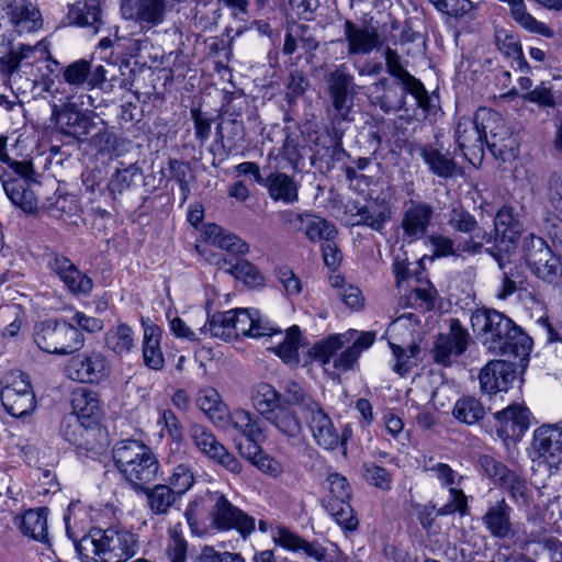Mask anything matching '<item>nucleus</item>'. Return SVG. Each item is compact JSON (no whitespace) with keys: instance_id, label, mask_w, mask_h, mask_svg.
<instances>
[{"instance_id":"f257e3e1","label":"nucleus","mask_w":562,"mask_h":562,"mask_svg":"<svg viewBox=\"0 0 562 562\" xmlns=\"http://www.w3.org/2000/svg\"><path fill=\"white\" fill-rule=\"evenodd\" d=\"M471 324L494 355L518 358L527 356L531 349V338L502 312L477 310L471 316Z\"/></svg>"},{"instance_id":"f03ea898","label":"nucleus","mask_w":562,"mask_h":562,"mask_svg":"<svg viewBox=\"0 0 562 562\" xmlns=\"http://www.w3.org/2000/svg\"><path fill=\"white\" fill-rule=\"evenodd\" d=\"M117 471L131 488L139 493L146 484L156 481L160 463L153 449L143 441L125 439L117 441L112 449Z\"/></svg>"},{"instance_id":"7ed1b4c3","label":"nucleus","mask_w":562,"mask_h":562,"mask_svg":"<svg viewBox=\"0 0 562 562\" xmlns=\"http://www.w3.org/2000/svg\"><path fill=\"white\" fill-rule=\"evenodd\" d=\"M89 541L93 546L97 562H125L135 555L138 549L136 536L117 526L94 529Z\"/></svg>"},{"instance_id":"20e7f679","label":"nucleus","mask_w":562,"mask_h":562,"mask_svg":"<svg viewBox=\"0 0 562 562\" xmlns=\"http://www.w3.org/2000/svg\"><path fill=\"white\" fill-rule=\"evenodd\" d=\"M34 341L41 350L47 353L69 355L83 347L85 337L70 323L47 319L35 326Z\"/></svg>"},{"instance_id":"39448f33","label":"nucleus","mask_w":562,"mask_h":562,"mask_svg":"<svg viewBox=\"0 0 562 562\" xmlns=\"http://www.w3.org/2000/svg\"><path fill=\"white\" fill-rule=\"evenodd\" d=\"M477 119L484 128V145L486 144L491 153L502 160L514 157L518 144L506 120L496 111L486 108L477 110Z\"/></svg>"},{"instance_id":"423d86ee","label":"nucleus","mask_w":562,"mask_h":562,"mask_svg":"<svg viewBox=\"0 0 562 562\" xmlns=\"http://www.w3.org/2000/svg\"><path fill=\"white\" fill-rule=\"evenodd\" d=\"M328 93L331 101L329 114L333 123L350 122L353 106V76L345 65H339L327 78Z\"/></svg>"},{"instance_id":"0eeeda50","label":"nucleus","mask_w":562,"mask_h":562,"mask_svg":"<svg viewBox=\"0 0 562 562\" xmlns=\"http://www.w3.org/2000/svg\"><path fill=\"white\" fill-rule=\"evenodd\" d=\"M65 372L72 381L98 384L110 375L111 364L102 351L87 350L71 357Z\"/></svg>"},{"instance_id":"6e6552de","label":"nucleus","mask_w":562,"mask_h":562,"mask_svg":"<svg viewBox=\"0 0 562 562\" xmlns=\"http://www.w3.org/2000/svg\"><path fill=\"white\" fill-rule=\"evenodd\" d=\"M213 507L212 524L218 530L235 529L243 539H247L256 528V520L235 505L224 494L215 492L211 495Z\"/></svg>"},{"instance_id":"1a4fd4ad","label":"nucleus","mask_w":562,"mask_h":562,"mask_svg":"<svg viewBox=\"0 0 562 562\" xmlns=\"http://www.w3.org/2000/svg\"><path fill=\"white\" fill-rule=\"evenodd\" d=\"M524 258L530 270L548 283L558 278L559 259L553 255L543 238L529 234L524 238Z\"/></svg>"},{"instance_id":"9d476101","label":"nucleus","mask_w":562,"mask_h":562,"mask_svg":"<svg viewBox=\"0 0 562 562\" xmlns=\"http://www.w3.org/2000/svg\"><path fill=\"white\" fill-rule=\"evenodd\" d=\"M355 335L358 336L349 348L356 349L359 356L370 348L375 340V333L373 331H363L358 334L357 330H349L345 334L331 335L327 339L315 344L310 353L322 364H329L330 358L346 344L350 342Z\"/></svg>"},{"instance_id":"9b49d317","label":"nucleus","mask_w":562,"mask_h":562,"mask_svg":"<svg viewBox=\"0 0 562 562\" xmlns=\"http://www.w3.org/2000/svg\"><path fill=\"white\" fill-rule=\"evenodd\" d=\"M50 122L60 134L77 142L86 140L87 136L95 128L91 116L69 104L63 108L54 104Z\"/></svg>"},{"instance_id":"f8f14e48","label":"nucleus","mask_w":562,"mask_h":562,"mask_svg":"<svg viewBox=\"0 0 562 562\" xmlns=\"http://www.w3.org/2000/svg\"><path fill=\"white\" fill-rule=\"evenodd\" d=\"M448 225L456 232L471 236L461 246L464 252L479 254L484 243L488 244L493 239L492 234L482 229L475 217L462 205L453 206L449 211Z\"/></svg>"},{"instance_id":"ddd939ff","label":"nucleus","mask_w":562,"mask_h":562,"mask_svg":"<svg viewBox=\"0 0 562 562\" xmlns=\"http://www.w3.org/2000/svg\"><path fill=\"white\" fill-rule=\"evenodd\" d=\"M470 342L468 330L461 325L460 321L454 318L450 321L449 333L440 334L434 345V361L443 367L452 363V357H458L465 352Z\"/></svg>"},{"instance_id":"4468645a","label":"nucleus","mask_w":562,"mask_h":562,"mask_svg":"<svg viewBox=\"0 0 562 562\" xmlns=\"http://www.w3.org/2000/svg\"><path fill=\"white\" fill-rule=\"evenodd\" d=\"M435 214V207L425 201H407L401 222L404 237L411 243L426 237Z\"/></svg>"},{"instance_id":"2eb2a0df","label":"nucleus","mask_w":562,"mask_h":562,"mask_svg":"<svg viewBox=\"0 0 562 562\" xmlns=\"http://www.w3.org/2000/svg\"><path fill=\"white\" fill-rule=\"evenodd\" d=\"M121 13L124 19L133 20L144 31H149L165 21V0H123Z\"/></svg>"},{"instance_id":"dca6fc26","label":"nucleus","mask_w":562,"mask_h":562,"mask_svg":"<svg viewBox=\"0 0 562 562\" xmlns=\"http://www.w3.org/2000/svg\"><path fill=\"white\" fill-rule=\"evenodd\" d=\"M344 37L349 57L370 55L383 45L376 27L359 25L351 20H346L344 23Z\"/></svg>"},{"instance_id":"f3484780","label":"nucleus","mask_w":562,"mask_h":562,"mask_svg":"<svg viewBox=\"0 0 562 562\" xmlns=\"http://www.w3.org/2000/svg\"><path fill=\"white\" fill-rule=\"evenodd\" d=\"M532 460L542 459L550 465L562 460V428L557 425H542L533 431L531 442Z\"/></svg>"},{"instance_id":"a211bd4d","label":"nucleus","mask_w":562,"mask_h":562,"mask_svg":"<svg viewBox=\"0 0 562 562\" xmlns=\"http://www.w3.org/2000/svg\"><path fill=\"white\" fill-rule=\"evenodd\" d=\"M383 55L386 71L402 83L404 93L412 94L416 99L417 105L427 110L429 106L428 93L424 85L404 68L400 54L390 46H386Z\"/></svg>"},{"instance_id":"6ab92c4d","label":"nucleus","mask_w":562,"mask_h":562,"mask_svg":"<svg viewBox=\"0 0 562 562\" xmlns=\"http://www.w3.org/2000/svg\"><path fill=\"white\" fill-rule=\"evenodd\" d=\"M494 416L498 424L497 434L505 440L521 439L530 427V411L520 403L510 404Z\"/></svg>"},{"instance_id":"aec40b11","label":"nucleus","mask_w":562,"mask_h":562,"mask_svg":"<svg viewBox=\"0 0 562 562\" xmlns=\"http://www.w3.org/2000/svg\"><path fill=\"white\" fill-rule=\"evenodd\" d=\"M515 364L506 360H492L480 371V387L484 393L506 392L516 380Z\"/></svg>"},{"instance_id":"412c9836","label":"nucleus","mask_w":562,"mask_h":562,"mask_svg":"<svg viewBox=\"0 0 562 562\" xmlns=\"http://www.w3.org/2000/svg\"><path fill=\"white\" fill-rule=\"evenodd\" d=\"M108 70L103 65L92 67L86 59H78L63 69L64 81L76 89H93L106 80Z\"/></svg>"},{"instance_id":"4be33fe9","label":"nucleus","mask_w":562,"mask_h":562,"mask_svg":"<svg viewBox=\"0 0 562 562\" xmlns=\"http://www.w3.org/2000/svg\"><path fill=\"white\" fill-rule=\"evenodd\" d=\"M49 269L56 273L67 289L76 295H88L93 286L92 280L78 270L69 258L53 254L48 260Z\"/></svg>"},{"instance_id":"5701e85b","label":"nucleus","mask_w":562,"mask_h":562,"mask_svg":"<svg viewBox=\"0 0 562 562\" xmlns=\"http://www.w3.org/2000/svg\"><path fill=\"white\" fill-rule=\"evenodd\" d=\"M272 540L277 546L292 552L302 551L306 557L316 562H331L327 549L317 541H307L284 526H278L272 530Z\"/></svg>"},{"instance_id":"b1692460","label":"nucleus","mask_w":562,"mask_h":562,"mask_svg":"<svg viewBox=\"0 0 562 562\" xmlns=\"http://www.w3.org/2000/svg\"><path fill=\"white\" fill-rule=\"evenodd\" d=\"M512 513L513 508L504 498L488 505L482 516V524L492 538L505 540L515 536Z\"/></svg>"},{"instance_id":"393cba45","label":"nucleus","mask_w":562,"mask_h":562,"mask_svg":"<svg viewBox=\"0 0 562 562\" xmlns=\"http://www.w3.org/2000/svg\"><path fill=\"white\" fill-rule=\"evenodd\" d=\"M454 137L459 149L463 151L467 159L471 160L469 155L476 156L483 153L484 128L479 122L477 111L473 119L463 116L459 120L456 126Z\"/></svg>"},{"instance_id":"a878e982","label":"nucleus","mask_w":562,"mask_h":562,"mask_svg":"<svg viewBox=\"0 0 562 562\" xmlns=\"http://www.w3.org/2000/svg\"><path fill=\"white\" fill-rule=\"evenodd\" d=\"M7 16L18 34L33 33L43 25L38 9L30 0H12L7 7Z\"/></svg>"},{"instance_id":"bb28decb","label":"nucleus","mask_w":562,"mask_h":562,"mask_svg":"<svg viewBox=\"0 0 562 562\" xmlns=\"http://www.w3.org/2000/svg\"><path fill=\"white\" fill-rule=\"evenodd\" d=\"M305 419L313 439L319 447L325 450H334L339 446V432L321 405L305 415Z\"/></svg>"},{"instance_id":"cd10ccee","label":"nucleus","mask_w":562,"mask_h":562,"mask_svg":"<svg viewBox=\"0 0 562 562\" xmlns=\"http://www.w3.org/2000/svg\"><path fill=\"white\" fill-rule=\"evenodd\" d=\"M47 57V46L43 42H37L35 45L19 44L12 46L9 53L2 57L9 72H14L21 66L41 65V61Z\"/></svg>"},{"instance_id":"c85d7f7f","label":"nucleus","mask_w":562,"mask_h":562,"mask_svg":"<svg viewBox=\"0 0 562 562\" xmlns=\"http://www.w3.org/2000/svg\"><path fill=\"white\" fill-rule=\"evenodd\" d=\"M261 186L267 188L269 196L273 201H281L284 204H293L299 201V183L286 173L272 172L265 178Z\"/></svg>"},{"instance_id":"c756f323","label":"nucleus","mask_w":562,"mask_h":562,"mask_svg":"<svg viewBox=\"0 0 562 562\" xmlns=\"http://www.w3.org/2000/svg\"><path fill=\"white\" fill-rule=\"evenodd\" d=\"M139 492L145 494L147 508L155 516L168 515L172 506L180 499L177 492L167 484L154 486L146 484V487L139 488Z\"/></svg>"},{"instance_id":"7c9ffc66","label":"nucleus","mask_w":562,"mask_h":562,"mask_svg":"<svg viewBox=\"0 0 562 562\" xmlns=\"http://www.w3.org/2000/svg\"><path fill=\"white\" fill-rule=\"evenodd\" d=\"M101 14L100 0H80L70 7L68 18L70 23L89 27L95 34L102 25Z\"/></svg>"},{"instance_id":"2f4dec72","label":"nucleus","mask_w":562,"mask_h":562,"mask_svg":"<svg viewBox=\"0 0 562 562\" xmlns=\"http://www.w3.org/2000/svg\"><path fill=\"white\" fill-rule=\"evenodd\" d=\"M1 180L3 190L13 205L26 213H33L37 210V199L25 180L4 177Z\"/></svg>"},{"instance_id":"473e14b6","label":"nucleus","mask_w":562,"mask_h":562,"mask_svg":"<svg viewBox=\"0 0 562 562\" xmlns=\"http://www.w3.org/2000/svg\"><path fill=\"white\" fill-rule=\"evenodd\" d=\"M419 150L420 157L428 166L431 173L445 179L452 178L457 175L458 165L450 156V153L443 154L432 145L422 146Z\"/></svg>"},{"instance_id":"72a5a7b5","label":"nucleus","mask_w":562,"mask_h":562,"mask_svg":"<svg viewBox=\"0 0 562 562\" xmlns=\"http://www.w3.org/2000/svg\"><path fill=\"white\" fill-rule=\"evenodd\" d=\"M48 509L46 507H38L26 510L19 518V528L21 532L34 540L47 543L48 542V527H47Z\"/></svg>"},{"instance_id":"f704fd0d","label":"nucleus","mask_w":562,"mask_h":562,"mask_svg":"<svg viewBox=\"0 0 562 562\" xmlns=\"http://www.w3.org/2000/svg\"><path fill=\"white\" fill-rule=\"evenodd\" d=\"M195 401L198 407L213 422L215 426H223L227 419L228 408L215 389L211 386L201 389L198 392Z\"/></svg>"},{"instance_id":"c9c22d12","label":"nucleus","mask_w":562,"mask_h":562,"mask_svg":"<svg viewBox=\"0 0 562 562\" xmlns=\"http://www.w3.org/2000/svg\"><path fill=\"white\" fill-rule=\"evenodd\" d=\"M161 328L157 325H146L143 336V359L146 367L151 370H161L165 364L160 347Z\"/></svg>"},{"instance_id":"e433bc0d","label":"nucleus","mask_w":562,"mask_h":562,"mask_svg":"<svg viewBox=\"0 0 562 562\" xmlns=\"http://www.w3.org/2000/svg\"><path fill=\"white\" fill-rule=\"evenodd\" d=\"M221 428L232 427L244 438H262L260 419L246 409L227 412V419Z\"/></svg>"},{"instance_id":"4c0bfd02","label":"nucleus","mask_w":562,"mask_h":562,"mask_svg":"<svg viewBox=\"0 0 562 562\" xmlns=\"http://www.w3.org/2000/svg\"><path fill=\"white\" fill-rule=\"evenodd\" d=\"M288 221L292 222V218L299 221L304 226L305 235L312 241L324 240L328 241L336 235L335 226L328 221L314 215H301L288 212Z\"/></svg>"},{"instance_id":"58836bf2","label":"nucleus","mask_w":562,"mask_h":562,"mask_svg":"<svg viewBox=\"0 0 562 562\" xmlns=\"http://www.w3.org/2000/svg\"><path fill=\"white\" fill-rule=\"evenodd\" d=\"M71 416H78L85 423H94L100 415V404L97 394L86 389H79L72 393Z\"/></svg>"},{"instance_id":"ea45409f","label":"nucleus","mask_w":562,"mask_h":562,"mask_svg":"<svg viewBox=\"0 0 562 562\" xmlns=\"http://www.w3.org/2000/svg\"><path fill=\"white\" fill-rule=\"evenodd\" d=\"M205 234L212 245L233 255L241 256L249 251V246L245 240L218 225H210Z\"/></svg>"},{"instance_id":"a19ab883","label":"nucleus","mask_w":562,"mask_h":562,"mask_svg":"<svg viewBox=\"0 0 562 562\" xmlns=\"http://www.w3.org/2000/svg\"><path fill=\"white\" fill-rule=\"evenodd\" d=\"M1 402L4 409L16 418H26L32 415L36 408L34 392L18 394L10 390H2Z\"/></svg>"},{"instance_id":"79ce46f5","label":"nucleus","mask_w":562,"mask_h":562,"mask_svg":"<svg viewBox=\"0 0 562 562\" xmlns=\"http://www.w3.org/2000/svg\"><path fill=\"white\" fill-rule=\"evenodd\" d=\"M266 419L288 438H296L302 432L299 416L288 405L281 404L276 411L267 415Z\"/></svg>"},{"instance_id":"37998d69","label":"nucleus","mask_w":562,"mask_h":562,"mask_svg":"<svg viewBox=\"0 0 562 562\" xmlns=\"http://www.w3.org/2000/svg\"><path fill=\"white\" fill-rule=\"evenodd\" d=\"M358 225H367L374 231H382L391 216V210L384 201H372L357 210Z\"/></svg>"},{"instance_id":"c03bdc74","label":"nucleus","mask_w":562,"mask_h":562,"mask_svg":"<svg viewBox=\"0 0 562 562\" xmlns=\"http://www.w3.org/2000/svg\"><path fill=\"white\" fill-rule=\"evenodd\" d=\"M104 344L115 355H126L135 346L134 330L124 323L112 326L104 335Z\"/></svg>"},{"instance_id":"a18cd8bd","label":"nucleus","mask_w":562,"mask_h":562,"mask_svg":"<svg viewBox=\"0 0 562 562\" xmlns=\"http://www.w3.org/2000/svg\"><path fill=\"white\" fill-rule=\"evenodd\" d=\"M251 404L265 418L281 404V395L268 383H259L251 390Z\"/></svg>"},{"instance_id":"49530a36","label":"nucleus","mask_w":562,"mask_h":562,"mask_svg":"<svg viewBox=\"0 0 562 562\" xmlns=\"http://www.w3.org/2000/svg\"><path fill=\"white\" fill-rule=\"evenodd\" d=\"M89 426L90 423L79 420L78 416L67 415L61 420L60 435L70 445H74L79 448L89 449Z\"/></svg>"},{"instance_id":"de8ad7c7","label":"nucleus","mask_w":562,"mask_h":562,"mask_svg":"<svg viewBox=\"0 0 562 562\" xmlns=\"http://www.w3.org/2000/svg\"><path fill=\"white\" fill-rule=\"evenodd\" d=\"M301 347V330L300 327L294 325L291 326L284 335L282 340L273 348L278 357H280L285 363L297 364L299 349Z\"/></svg>"},{"instance_id":"09e8293b","label":"nucleus","mask_w":562,"mask_h":562,"mask_svg":"<svg viewBox=\"0 0 562 562\" xmlns=\"http://www.w3.org/2000/svg\"><path fill=\"white\" fill-rule=\"evenodd\" d=\"M142 170L136 164H131L124 168H117L110 178L108 190L113 199L131 189L135 181L140 177Z\"/></svg>"},{"instance_id":"8fccbe9b","label":"nucleus","mask_w":562,"mask_h":562,"mask_svg":"<svg viewBox=\"0 0 562 562\" xmlns=\"http://www.w3.org/2000/svg\"><path fill=\"white\" fill-rule=\"evenodd\" d=\"M453 416L468 425H473L485 416L483 404L473 396H463L453 407Z\"/></svg>"},{"instance_id":"3c124183","label":"nucleus","mask_w":562,"mask_h":562,"mask_svg":"<svg viewBox=\"0 0 562 562\" xmlns=\"http://www.w3.org/2000/svg\"><path fill=\"white\" fill-rule=\"evenodd\" d=\"M348 501L349 499H328L325 508L339 526L348 530H353L358 526V520Z\"/></svg>"},{"instance_id":"603ef678","label":"nucleus","mask_w":562,"mask_h":562,"mask_svg":"<svg viewBox=\"0 0 562 562\" xmlns=\"http://www.w3.org/2000/svg\"><path fill=\"white\" fill-rule=\"evenodd\" d=\"M189 435L194 442V446L209 458H211L222 446L212 431L203 425H192L190 427Z\"/></svg>"},{"instance_id":"864d4df0","label":"nucleus","mask_w":562,"mask_h":562,"mask_svg":"<svg viewBox=\"0 0 562 562\" xmlns=\"http://www.w3.org/2000/svg\"><path fill=\"white\" fill-rule=\"evenodd\" d=\"M233 314L231 311L218 313L212 316V318L200 328L201 333H210L211 336L222 339L235 338L233 329Z\"/></svg>"},{"instance_id":"5fc2aeb1","label":"nucleus","mask_w":562,"mask_h":562,"mask_svg":"<svg viewBox=\"0 0 562 562\" xmlns=\"http://www.w3.org/2000/svg\"><path fill=\"white\" fill-rule=\"evenodd\" d=\"M512 18L524 29L529 32L541 34L546 37L552 36V31L544 24L537 21L530 13L527 12L526 4L524 0L519 3H516L513 9H510Z\"/></svg>"},{"instance_id":"6e6d98bb","label":"nucleus","mask_w":562,"mask_h":562,"mask_svg":"<svg viewBox=\"0 0 562 562\" xmlns=\"http://www.w3.org/2000/svg\"><path fill=\"white\" fill-rule=\"evenodd\" d=\"M512 496L515 503L527 505L529 502L530 490L525 479L516 472L509 471L499 483Z\"/></svg>"},{"instance_id":"4d7b16f0","label":"nucleus","mask_w":562,"mask_h":562,"mask_svg":"<svg viewBox=\"0 0 562 562\" xmlns=\"http://www.w3.org/2000/svg\"><path fill=\"white\" fill-rule=\"evenodd\" d=\"M282 405H297L301 406L305 415L311 413L319 403L313 400L304 390L295 382H289L285 386L284 403Z\"/></svg>"},{"instance_id":"13d9d810","label":"nucleus","mask_w":562,"mask_h":562,"mask_svg":"<svg viewBox=\"0 0 562 562\" xmlns=\"http://www.w3.org/2000/svg\"><path fill=\"white\" fill-rule=\"evenodd\" d=\"M180 525L175 526L168 530V543L166 548L167 555L170 562H186L188 543L183 538Z\"/></svg>"},{"instance_id":"bf43d9fd","label":"nucleus","mask_w":562,"mask_h":562,"mask_svg":"<svg viewBox=\"0 0 562 562\" xmlns=\"http://www.w3.org/2000/svg\"><path fill=\"white\" fill-rule=\"evenodd\" d=\"M363 476L370 485L382 491L391 490L392 474L386 469L373 462H366L363 464Z\"/></svg>"},{"instance_id":"052dcab7","label":"nucleus","mask_w":562,"mask_h":562,"mask_svg":"<svg viewBox=\"0 0 562 562\" xmlns=\"http://www.w3.org/2000/svg\"><path fill=\"white\" fill-rule=\"evenodd\" d=\"M194 483V476L192 470L186 464H178L171 475L168 477V484L171 486L177 495L181 497L188 492Z\"/></svg>"},{"instance_id":"680f3d73","label":"nucleus","mask_w":562,"mask_h":562,"mask_svg":"<svg viewBox=\"0 0 562 562\" xmlns=\"http://www.w3.org/2000/svg\"><path fill=\"white\" fill-rule=\"evenodd\" d=\"M498 48L508 57H513L518 63V68L521 72L529 71V65L524 58L522 49L519 41L513 35H505L504 38H501L497 35Z\"/></svg>"},{"instance_id":"e2e57ef3","label":"nucleus","mask_w":562,"mask_h":562,"mask_svg":"<svg viewBox=\"0 0 562 562\" xmlns=\"http://www.w3.org/2000/svg\"><path fill=\"white\" fill-rule=\"evenodd\" d=\"M232 321H233V329L235 338L239 336H250L251 330H254V315H256V310L250 308H237L231 310Z\"/></svg>"},{"instance_id":"0e129e2a","label":"nucleus","mask_w":562,"mask_h":562,"mask_svg":"<svg viewBox=\"0 0 562 562\" xmlns=\"http://www.w3.org/2000/svg\"><path fill=\"white\" fill-rule=\"evenodd\" d=\"M439 12L453 18H462L473 10L470 0H428Z\"/></svg>"},{"instance_id":"69168bd1","label":"nucleus","mask_w":562,"mask_h":562,"mask_svg":"<svg viewBox=\"0 0 562 562\" xmlns=\"http://www.w3.org/2000/svg\"><path fill=\"white\" fill-rule=\"evenodd\" d=\"M225 271L238 279H243L246 283L258 284L262 281L257 267L247 260L239 259L234 265H229Z\"/></svg>"},{"instance_id":"338daca9","label":"nucleus","mask_w":562,"mask_h":562,"mask_svg":"<svg viewBox=\"0 0 562 562\" xmlns=\"http://www.w3.org/2000/svg\"><path fill=\"white\" fill-rule=\"evenodd\" d=\"M192 562H245L239 553L218 552L213 547L205 546Z\"/></svg>"},{"instance_id":"774afa93","label":"nucleus","mask_w":562,"mask_h":562,"mask_svg":"<svg viewBox=\"0 0 562 562\" xmlns=\"http://www.w3.org/2000/svg\"><path fill=\"white\" fill-rule=\"evenodd\" d=\"M547 198L551 206L562 214V173L552 172L549 176Z\"/></svg>"}]
</instances>
